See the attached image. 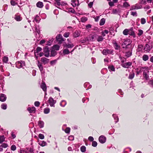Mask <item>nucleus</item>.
Masks as SVG:
<instances>
[{
	"label": "nucleus",
	"instance_id": "nucleus-64",
	"mask_svg": "<svg viewBox=\"0 0 153 153\" xmlns=\"http://www.w3.org/2000/svg\"><path fill=\"white\" fill-rule=\"evenodd\" d=\"M55 38H62V35L60 34H59L56 36Z\"/></svg>",
	"mask_w": 153,
	"mask_h": 153
},
{
	"label": "nucleus",
	"instance_id": "nucleus-52",
	"mask_svg": "<svg viewBox=\"0 0 153 153\" xmlns=\"http://www.w3.org/2000/svg\"><path fill=\"white\" fill-rule=\"evenodd\" d=\"M16 149V146L15 145H12L11 147V149L13 151H15Z\"/></svg>",
	"mask_w": 153,
	"mask_h": 153
},
{
	"label": "nucleus",
	"instance_id": "nucleus-6",
	"mask_svg": "<svg viewBox=\"0 0 153 153\" xmlns=\"http://www.w3.org/2000/svg\"><path fill=\"white\" fill-rule=\"evenodd\" d=\"M152 46L151 44H147L146 45L144 48V50L145 51L149 52L152 48Z\"/></svg>",
	"mask_w": 153,
	"mask_h": 153
},
{
	"label": "nucleus",
	"instance_id": "nucleus-20",
	"mask_svg": "<svg viewBox=\"0 0 153 153\" xmlns=\"http://www.w3.org/2000/svg\"><path fill=\"white\" fill-rule=\"evenodd\" d=\"M41 87L44 91H46V86L45 83L42 82V83L41 85Z\"/></svg>",
	"mask_w": 153,
	"mask_h": 153
},
{
	"label": "nucleus",
	"instance_id": "nucleus-40",
	"mask_svg": "<svg viewBox=\"0 0 153 153\" xmlns=\"http://www.w3.org/2000/svg\"><path fill=\"white\" fill-rule=\"evenodd\" d=\"M134 73H133L132 74H129L128 76V78L129 79H132L134 77Z\"/></svg>",
	"mask_w": 153,
	"mask_h": 153
},
{
	"label": "nucleus",
	"instance_id": "nucleus-46",
	"mask_svg": "<svg viewBox=\"0 0 153 153\" xmlns=\"http://www.w3.org/2000/svg\"><path fill=\"white\" fill-rule=\"evenodd\" d=\"M97 143L96 141H93L92 143V146L93 147H96L97 146Z\"/></svg>",
	"mask_w": 153,
	"mask_h": 153
},
{
	"label": "nucleus",
	"instance_id": "nucleus-31",
	"mask_svg": "<svg viewBox=\"0 0 153 153\" xmlns=\"http://www.w3.org/2000/svg\"><path fill=\"white\" fill-rule=\"evenodd\" d=\"M1 107L2 109L5 110L7 108V105L5 103H3L1 105Z\"/></svg>",
	"mask_w": 153,
	"mask_h": 153
},
{
	"label": "nucleus",
	"instance_id": "nucleus-54",
	"mask_svg": "<svg viewBox=\"0 0 153 153\" xmlns=\"http://www.w3.org/2000/svg\"><path fill=\"white\" fill-rule=\"evenodd\" d=\"M69 33L68 32H66L63 35L64 37L67 38L68 37Z\"/></svg>",
	"mask_w": 153,
	"mask_h": 153
},
{
	"label": "nucleus",
	"instance_id": "nucleus-24",
	"mask_svg": "<svg viewBox=\"0 0 153 153\" xmlns=\"http://www.w3.org/2000/svg\"><path fill=\"white\" fill-rule=\"evenodd\" d=\"M57 54V52L55 50L51 49V51L50 56H54Z\"/></svg>",
	"mask_w": 153,
	"mask_h": 153
},
{
	"label": "nucleus",
	"instance_id": "nucleus-17",
	"mask_svg": "<svg viewBox=\"0 0 153 153\" xmlns=\"http://www.w3.org/2000/svg\"><path fill=\"white\" fill-rule=\"evenodd\" d=\"M152 0H142L140 2V4L145 5L146 4V2L148 3H151Z\"/></svg>",
	"mask_w": 153,
	"mask_h": 153
},
{
	"label": "nucleus",
	"instance_id": "nucleus-47",
	"mask_svg": "<svg viewBox=\"0 0 153 153\" xmlns=\"http://www.w3.org/2000/svg\"><path fill=\"white\" fill-rule=\"evenodd\" d=\"M131 15L133 16H137V13L136 11L131 12Z\"/></svg>",
	"mask_w": 153,
	"mask_h": 153
},
{
	"label": "nucleus",
	"instance_id": "nucleus-62",
	"mask_svg": "<svg viewBox=\"0 0 153 153\" xmlns=\"http://www.w3.org/2000/svg\"><path fill=\"white\" fill-rule=\"evenodd\" d=\"M34 105L35 106L38 107L40 105V103L38 101L35 102L34 103Z\"/></svg>",
	"mask_w": 153,
	"mask_h": 153
},
{
	"label": "nucleus",
	"instance_id": "nucleus-15",
	"mask_svg": "<svg viewBox=\"0 0 153 153\" xmlns=\"http://www.w3.org/2000/svg\"><path fill=\"white\" fill-rule=\"evenodd\" d=\"M14 19L17 21H20L22 19V18L21 16L20 15L18 14H16L15 15Z\"/></svg>",
	"mask_w": 153,
	"mask_h": 153
},
{
	"label": "nucleus",
	"instance_id": "nucleus-44",
	"mask_svg": "<svg viewBox=\"0 0 153 153\" xmlns=\"http://www.w3.org/2000/svg\"><path fill=\"white\" fill-rule=\"evenodd\" d=\"M50 109L49 108H46L44 110V113L45 114H47L49 113Z\"/></svg>",
	"mask_w": 153,
	"mask_h": 153
},
{
	"label": "nucleus",
	"instance_id": "nucleus-39",
	"mask_svg": "<svg viewBox=\"0 0 153 153\" xmlns=\"http://www.w3.org/2000/svg\"><path fill=\"white\" fill-rule=\"evenodd\" d=\"M108 33V30H105L102 32V35L105 36L106 34H107Z\"/></svg>",
	"mask_w": 153,
	"mask_h": 153
},
{
	"label": "nucleus",
	"instance_id": "nucleus-21",
	"mask_svg": "<svg viewBox=\"0 0 153 153\" xmlns=\"http://www.w3.org/2000/svg\"><path fill=\"white\" fill-rule=\"evenodd\" d=\"M60 46L57 45H55L52 47V49L55 50V51H58L59 50Z\"/></svg>",
	"mask_w": 153,
	"mask_h": 153
},
{
	"label": "nucleus",
	"instance_id": "nucleus-55",
	"mask_svg": "<svg viewBox=\"0 0 153 153\" xmlns=\"http://www.w3.org/2000/svg\"><path fill=\"white\" fill-rule=\"evenodd\" d=\"M2 148H6L8 146V145L6 143H3L2 145H0Z\"/></svg>",
	"mask_w": 153,
	"mask_h": 153
},
{
	"label": "nucleus",
	"instance_id": "nucleus-29",
	"mask_svg": "<svg viewBox=\"0 0 153 153\" xmlns=\"http://www.w3.org/2000/svg\"><path fill=\"white\" fill-rule=\"evenodd\" d=\"M44 123L43 121H39L38 122V126L40 128H42L44 126Z\"/></svg>",
	"mask_w": 153,
	"mask_h": 153
},
{
	"label": "nucleus",
	"instance_id": "nucleus-3",
	"mask_svg": "<svg viewBox=\"0 0 153 153\" xmlns=\"http://www.w3.org/2000/svg\"><path fill=\"white\" fill-rule=\"evenodd\" d=\"M142 8V5H139L138 4H136L135 5L132 6L130 8V10H137Z\"/></svg>",
	"mask_w": 153,
	"mask_h": 153
},
{
	"label": "nucleus",
	"instance_id": "nucleus-33",
	"mask_svg": "<svg viewBox=\"0 0 153 153\" xmlns=\"http://www.w3.org/2000/svg\"><path fill=\"white\" fill-rule=\"evenodd\" d=\"M5 137L4 135L0 136V143H1L2 142L4 141Z\"/></svg>",
	"mask_w": 153,
	"mask_h": 153
},
{
	"label": "nucleus",
	"instance_id": "nucleus-4",
	"mask_svg": "<svg viewBox=\"0 0 153 153\" xmlns=\"http://www.w3.org/2000/svg\"><path fill=\"white\" fill-rule=\"evenodd\" d=\"M145 70H144L143 72V75L145 78L147 79L149 78V75L147 74V73L149 72V68L148 67H144Z\"/></svg>",
	"mask_w": 153,
	"mask_h": 153
},
{
	"label": "nucleus",
	"instance_id": "nucleus-48",
	"mask_svg": "<svg viewBox=\"0 0 153 153\" xmlns=\"http://www.w3.org/2000/svg\"><path fill=\"white\" fill-rule=\"evenodd\" d=\"M65 131L66 133H69L70 131V128L69 127L67 128L65 130Z\"/></svg>",
	"mask_w": 153,
	"mask_h": 153
},
{
	"label": "nucleus",
	"instance_id": "nucleus-63",
	"mask_svg": "<svg viewBox=\"0 0 153 153\" xmlns=\"http://www.w3.org/2000/svg\"><path fill=\"white\" fill-rule=\"evenodd\" d=\"M88 140L90 141H93L94 140L93 137L91 136H90L88 138Z\"/></svg>",
	"mask_w": 153,
	"mask_h": 153
},
{
	"label": "nucleus",
	"instance_id": "nucleus-49",
	"mask_svg": "<svg viewBox=\"0 0 153 153\" xmlns=\"http://www.w3.org/2000/svg\"><path fill=\"white\" fill-rule=\"evenodd\" d=\"M77 2V1L75 0H73L72 1V4L73 7H75L76 5Z\"/></svg>",
	"mask_w": 153,
	"mask_h": 153
},
{
	"label": "nucleus",
	"instance_id": "nucleus-9",
	"mask_svg": "<svg viewBox=\"0 0 153 153\" xmlns=\"http://www.w3.org/2000/svg\"><path fill=\"white\" fill-rule=\"evenodd\" d=\"M99 140L101 143H103L106 141V138L104 136L101 135L99 137Z\"/></svg>",
	"mask_w": 153,
	"mask_h": 153
},
{
	"label": "nucleus",
	"instance_id": "nucleus-35",
	"mask_svg": "<svg viewBox=\"0 0 153 153\" xmlns=\"http://www.w3.org/2000/svg\"><path fill=\"white\" fill-rule=\"evenodd\" d=\"M108 68L110 71H115V68L113 66H109L108 67Z\"/></svg>",
	"mask_w": 153,
	"mask_h": 153
},
{
	"label": "nucleus",
	"instance_id": "nucleus-59",
	"mask_svg": "<svg viewBox=\"0 0 153 153\" xmlns=\"http://www.w3.org/2000/svg\"><path fill=\"white\" fill-rule=\"evenodd\" d=\"M86 29H88L91 28V25L90 24H88L86 25Z\"/></svg>",
	"mask_w": 153,
	"mask_h": 153
},
{
	"label": "nucleus",
	"instance_id": "nucleus-34",
	"mask_svg": "<svg viewBox=\"0 0 153 153\" xmlns=\"http://www.w3.org/2000/svg\"><path fill=\"white\" fill-rule=\"evenodd\" d=\"M86 148L85 146H82L80 148V150L82 152H84L86 151Z\"/></svg>",
	"mask_w": 153,
	"mask_h": 153
},
{
	"label": "nucleus",
	"instance_id": "nucleus-50",
	"mask_svg": "<svg viewBox=\"0 0 153 153\" xmlns=\"http://www.w3.org/2000/svg\"><path fill=\"white\" fill-rule=\"evenodd\" d=\"M38 137L39 138L41 139H43L44 138V135L41 134H40L38 135Z\"/></svg>",
	"mask_w": 153,
	"mask_h": 153
},
{
	"label": "nucleus",
	"instance_id": "nucleus-58",
	"mask_svg": "<svg viewBox=\"0 0 153 153\" xmlns=\"http://www.w3.org/2000/svg\"><path fill=\"white\" fill-rule=\"evenodd\" d=\"M123 6L125 7H126L129 6V5L127 2H125L123 3Z\"/></svg>",
	"mask_w": 153,
	"mask_h": 153
},
{
	"label": "nucleus",
	"instance_id": "nucleus-32",
	"mask_svg": "<svg viewBox=\"0 0 153 153\" xmlns=\"http://www.w3.org/2000/svg\"><path fill=\"white\" fill-rule=\"evenodd\" d=\"M138 33H137V35L139 36H140L141 35H142L143 33V31L141 29H139L138 30Z\"/></svg>",
	"mask_w": 153,
	"mask_h": 153
},
{
	"label": "nucleus",
	"instance_id": "nucleus-13",
	"mask_svg": "<svg viewBox=\"0 0 153 153\" xmlns=\"http://www.w3.org/2000/svg\"><path fill=\"white\" fill-rule=\"evenodd\" d=\"M37 66L39 67L40 71L42 73V71H43V67L42 65V63L40 62V61L39 60L37 61Z\"/></svg>",
	"mask_w": 153,
	"mask_h": 153
},
{
	"label": "nucleus",
	"instance_id": "nucleus-61",
	"mask_svg": "<svg viewBox=\"0 0 153 153\" xmlns=\"http://www.w3.org/2000/svg\"><path fill=\"white\" fill-rule=\"evenodd\" d=\"M93 2H90L88 4V6L89 7L91 8L92 7L93 5Z\"/></svg>",
	"mask_w": 153,
	"mask_h": 153
},
{
	"label": "nucleus",
	"instance_id": "nucleus-56",
	"mask_svg": "<svg viewBox=\"0 0 153 153\" xmlns=\"http://www.w3.org/2000/svg\"><path fill=\"white\" fill-rule=\"evenodd\" d=\"M88 41V40H86V39H83V40H81L80 41L82 43H85L86 44H87V41Z\"/></svg>",
	"mask_w": 153,
	"mask_h": 153
},
{
	"label": "nucleus",
	"instance_id": "nucleus-7",
	"mask_svg": "<svg viewBox=\"0 0 153 153\" xmlns=\"http://www.w3.org/2000/svg\"><path fill=\"white\" fill-rule=\"evenodd\" d=\"M48 102L51 106H54V104L56 103V101L52 97H50L48 100Z\"/></svg>",
	"mask_w": 153,
	"mask_h": 153
},
{
	"label": "nucleus",
	"instance_id": "nucleus-26",
	"mask_svg": "<svg viewBox=\"0 0 153 153\" xmlns=\"http://www.w3.org/2000/svg\"><path fill=\"white\" fill-rule=\"evenodd\" d=\"M39 144L42 146H44L47 145V143L44 141H41L39 142Z\"/></svg>",
	"mask_w": 153,
	"mask_h": 153
},
{
	"label": "nucleus",
	"instance_id": "nucleus-28",
	"mask_svg": "<svg viewBox=\"0 0 153 153\" xmlns=\"http://www.w3.org/2000/svg\"><path fill=\"white\" fill-rule=\"evenodd\" d=\"M105 22V19L104 18L102 19L100 22V25H102L104 24Z\"/></svg>",
	"mask_w": 153,
	"mask_h": 153
},
{
	"label": "nucleus",
	"instance_id": "nucleus-1",
	"mask_svg": "<svg viewBox=\"0 0 153 153\" xmlns=\"http://www.w3.org/2000/svg\"><path fill=\"white\" fill-rule=\"evenodd\" d=\"M123 33L125 35H129L132 36L133 38L136 37V35L133 27H131L129 29H126L123 31Z\"/></svg>",
	"mask_w": 153,
	"mask_h": 153
},
{
	"label": "nucleus",
	"instance_id": "nucleus-57",
	"mask_svg": "<svg viewBox=\"0 0 153 153\" xmlns=\"http://www.w3.org/2000/svg\"><path fill=\"white\" fill-rule=\"evenodd\" d=\"M42 50V48H41L40 47H37L36 49V52L37 53H38V52Z\"/></svg>",
	"mask_w": 153,
	"mask_h": 153
},
{
	"label": "nucleus",
	"instance_id": "nucleus-14",
	"mask_svg": "<svg viewBox=\"0 0 153 153\" xmlns=\"http://www.w3.org/2000/svg\"><path fill=\"white\" fill-rule=\"evenodd\" d=\"M6 96L4 94H0V101L3 102L6 100Z\"/></svg>",
	"mask_w": 153,
	"mask_h": 153
},
{
	"label": "nucleus",
	"instance_id": "nucleus-30",
	"mask_svg": "<svg viewBox=\"0 0 153 153\" xmlns=\"http://www.w3.org/2000/svg\"><path fill=\"white\" fill-rule=\"evenodd\" d=\"M142 59L143 60L146 61L149 59L148 56L147 55L144 54L143 56Z\"/></svg>",
	"mask_w": 153,
	"mask_h": 153
},
{
	"label": "nucleus",
	"instance_id": "nucleus-27",
	"mask_svg": "<svg viewBox=\"0 0 153 153\" xmlns=\"http://www.w3.org/2000/svg\"><path fill=\"white\" fill-rule=\"evenodd\" d=\"M80 34V32L78 31H76L74 33V36L75 37H77L79 36Z\"/></svg>",
	"mask_w": 153,
	"mask_h": 153
},
{
	"label": "nucleus",
	"instance_id": "nucleus-25",
	"mask_svg": "<svg viewBox=\"0 0 153 153\" xmlns=\"http://www.w3.org/2000/svg\"><path fill=\"white\" fill-rule=\"evenodd\" d=\"M36 5L37 7L40 8H42L43 6V3L41 1L38 2Z\"/></svg>",
	"mask_w": 153,
	"mask_h": 153
},
{
	"label": "nucleus",
	"instance_id": "nucleus-42",
	"mask_svg": "<svg viewBox=\"0 0 153 153\" xmlns=\"http://www.w3.org/2000/svg\"><path fill=\"white\" fill-rule=\"evenodd\" d=\"M131 52L130 51H128L126 53V56L128 57L131 56Z\"/></svg>",
	"mask_w": 153,
	"mask_h": 153
},
{
	"label": "nucleus",
	"instance_id": "nucleus-16",
	"mask_svg": "<svg viewBox=\"0 0 153 153\" xmlns=\"http://www.w3.org/2000/svg\"><path fill=\"white\" fill-rule=\"evenodd\" d=\"M16 66L19 68H20L22 67L23 65H24V63L23 62H17L16 63Z\"/></svg>",
	"mask_w": 153,
	"mask_h": 153
},
{
	"label": "nucleus",
	"instance_id": "nucleus-51",
	"mask_svg": "<svg viewBox=\"0 0 153 153\" xmlns=\"http://www.w3.org/2000/svg\"><path fill=\"white\" fill-rule=\"evenodd\" d=\"M68 139L69 140L72 141L74 140V137L73 136L71 135L68 137Z\"/></svg>",
	"mask_w": 153,
	"mask_h": 153
},
{
	"label": "nucleus",
	"instance_id": "nucleus-22",
	"mask_svg": "<svg viewBox=\"0 0 153 153\" xmlns=\"http://www.w3.org/2000/svg\"><path fill=\"white\" fill-rule=\"evenodd\" d=\"M65 40H65L64 39H56V42L59 44H61L62 43H63V44L65 42H64Z\"/></svg>",
	"mask_w": 153,
	"mask_h": 153
},
{
	"label": "nucleus",
	"instance_id": "nucleus-8",
	"mask_svg": "<svg viewBox=\"0 0 153 153\" xmlns=\"http://www.w3.org/2000/svg\"><path fill=\"white\" fill-rule=\"evenodd\" d=\"M49 59L45 57H42L41 59V61L44 65L48 64L49 62Z\"/></svg>",
	"mask_w": 153,
	"mask_h": 153
},
{
	"label": "nucleus",
	"instance_id": "nucleus-2",
	"mask_svg": "<svg viewBox=\"0 0 153 153\" xmlns=\"http://www.w3.org/2000/svg\"><path fill=\"white\" fill-rule=\"evenodd\" d=\"M131 42V41L130 40V39H125L122 45L123 48L131 49V46L130 45Z\"/></svg>",
	"mask_w": 153,
	"mask_h": 153
},
{
	"label": "nucleus",
	"instance_id": "nucleus-36",
	"mask_svg": "<svg viewBox=\"0 0 153 153\" xmlns=\"http://www.w3.org/2000/svg\"><path fill=\"white\" fill-rule=\"evenodd\" d=\"M63 53L64 54H67L70 53V51L68 49H65L63 51Z\"/></svg>",
	"mask_w": 153,
	"mask_h": 153
},
{
	"label": "nucleus",
	"instance_id": "nucleus-41",
	"mask_svg": "<svg viewBox=\"0 0 153 153\" xmlns=\"http://www.w3.org/2000/svg\"><path fill=\"white\" fill-rule=\"evenodd\" d=\"M68 12L70 13H74L75 12V10L74 9L70 8L68 9Z\"/></svg>",
	"mask_w": 153,
	"mask_h": 153
},
{
	"label": "nucleus",
	"instance_id": "nucleus-60",
	"mask_svg": "<svg viewBox=\"0 0 153 153\" xmlns=\"http://www.w3.org/2000/svg\"><path fill=\"white\" fill-rule=\"evenodd\" d=\"M54 4L56 6H59L60 5V3L59 1H56V2L54 3Z\"/></svg>",
	"mask_w": 153,
	"mask_h": 153
},
{
	"label": "nucleus",
	"instance_id": "nucleus-23",
	"mask_svg": "<svg viewBox=\"0 0 153 153\" xmlns=\"http://www.w3.org/2000/svg\"><path fill=\"white\" fill-rule=\"evenodd\" d=\"M35 110L36 109L34 107H32V108L29 107L27 108L28 111H29L30 113L34 112Z\"/></svg>",
	"mask_w": 153,
	"mask_h": 153
},
{
	"label": "nucleus",
	"instance_id": "nucleus-53",
	"mask_svg": "<svg viewBox=\"0 0 153 153\" xmlns=\"http://www.w3.org/2000/svg\"><path fill=\"white\" fill-rule=\"evenodd\" d=\"M10 3L13 6H15L17 4V3H16V2L13 0H11L10 1Z\"/></svg>",
	"mask_w": 153,
	"mask_h": 153
},
{
	"label": "nucleus",
	"instance_id": "nucleus-37",
	"mask_svg": "<svg viewBox=\"0 0 153 153\" xmlns=\"http://www.w3.org/2000/svg\"><path fill=\"white\" fill-rule=\"evenodd\" d=\"M87 19H88L87 17H83L81 18L80 20H81V21L82 22H85L87 20Z\"/></svg>",
	"mask_w": 153,
	"mask_h": 153
},
{
	"label": "nucleus",
	"instance_id": "nucleus-45",
	"mask_svg": "<svg viewBox=\"0 0 153 153\" xmlns=\"http://www.w3.org/2000/svg\"><path fill=\"white\" fill-rule=\"evenodd\" d=\"M146 22V19L144 18H142L141 19V23L142 24H144Z\"/></svg>",
	"mask_w": 153,
	"mask_h": 153
},
{
	"label": "nucleus",
	"instance_id": "nucleus-5",
	"mask_svg": "<svg viewBox=\"0 0 153 153\" xmlns=\"http://www.w3.org/2000/svg\"><path fill=\"white\" fill-rule=\"evenodd\" d=\"M44 52V55L47 57H48L50 55V51L49 48H45L43 49Z\"/></svg>",
	"mask_w": 153,
	"mask_h": 153
},
{
	"label": "nucleus",
	"instance_id": "nucleus-18",
	"mask_svg": "<svg viewBox=\"0 0 153 153\" xmlns=\"http://www.w3.org/2000/svg\"><path fill=\"white\" fill-rule=\"evenodd\" d=\"M120 13V10L119 9H113L112 10V13L113 14H117Z\"/></svg>",
	"mask_w": 153,
	"mask_h": 153
},
{
	"label": "nucleus",
	"instance_id": "nucleus-43",
	"mask_svg": "<svg viewBox=\"0 0 153 153\" xmlns=\"http://www.w3.org/2000/svg\"><path fill=\"white\" fill-rule=\"evenodd\" d=\"M8 60V58L7 57L4 56L3 59V62L6 63L7 62Z\"/></svg>",
	"mask_w": 153,
	"mask_h": 153
},
{
	"label": "nucleus",
	"instance_id": "nucleus-10",
	"mask_svg": "<svg viewBox=\"0 0 153 153\" xmlns=\"http://www.w3.org/2000/svg\"><path fill=\"white\" fill-rule=\"evenodd\" d=\"M132 65V62H128L124 63L122 64V66L125 68H129Z\"/></svg>",
	"mask_w": 153,
	"mask_h": 153
},
{
	"label": "nucleus",
	"instance_id": "nucleus-19",
	"mask_svg": "<svg viewBox=\"0 0 153 153\" xmlns=\"http://www.w3.org/2000/svg\"><path fill=\"white\" fill-rule=\"evenodd\" d=\"M40 20L39 16L37 15L35 16L34 18V19L33 20V22H36L37 23H38L39 22V21Z\"/></svg>",
	"mask_w": 153,
	"mask_h": 153
},
{
	"label": "nucleus",
	"instance_id": "nucleus-12",
	"mask_svg": "<svg viewBox=\"0 0 153 153\" xmlns=\"http://www.w3.org/2000/svg\"><path fill=\"white\" fill-rule=\"evenodd\" d=\"M113 52L112 50H109L108 49H104L102 51V53L104 55H107L108 54H111Z\"/></svg>",
	"mask_w": 153,
	"mask_h": 153
},
{
	"label": "nucleus",
	"instance_id": "nucleus-11",
	"mask_svg": "<svg viewBox=\"0 0 153 153\" xmlns=\"http://www.w3.org/2000/svg\"><path fill=\"white\" fill-rule=\"evenodd\" d=\"M63 46L65 48H70L73 47L74 45L72 44L68 43L67 42H65L63 44Z\"/></svg>",
	"mask_w": 153,
	"mask_h": 153
},
{
	"label": "nucleus",
	"instance_id": "nucleus-38",
	"mask_svg": "<svg viewBox=\"0 0 153 153\" xmlns=\"http://www.w3.org/2000/svg\"><path fill=\"white\" fill-rule=\"evenodd\" d=\"M114 45L115 48L116 50L119 49L120 48V46L116 42H115L114 43Z\"/></svg>",
	"mask_w": 153,
	"mask_h": 153
}]
</instances>
